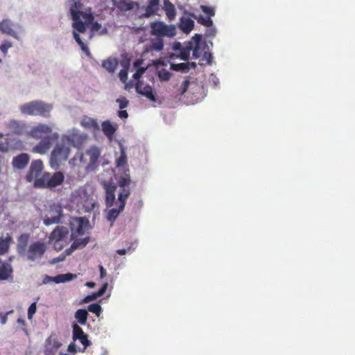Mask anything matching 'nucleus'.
I'll use <instances>...</instances> for the list:
<instances>
[{"mask_svg": "<svg viewBox=\"0 0 355 355\" xmlns=\"http://www.w3.org/2000/svg\"><path fill=\"white\" fill-rule=\"evenodd\" d=\"M91 0H69V8L72 17L73 37L81 49L87 53V46L83 40H91L94 35H105L107 28L98 22H93L94 17L91 13Z\"/></svg>", "mask_w": 355, "mask_h": 355, "instance_id": "nucleus-1", "label": "nucleus"}, {"mask_svg": "<svg viewBox=\"0 0 355 355\" xmlns=\"http://www.w3.org/2000/svg\"><path fill=\"white\" fill-rule=\"evenodd\" d=\"M28 135L34 139H42L33 148V151L40 155L46 154L52 146V141L58 139L60 134L53 132L52 126L46 123H37L31 127Z\"/></svg>", "mask_w": 355, "mask_h": 355, "instance_id": "nucleus-2", "label": "nucleus"}, {"mask_svg": "<svg viewBox=\"0 0 355 355\" xmlns=\"http://www.w3.org/2000/svg\"><path fill=\"white\" fill-rule=\"evenodd\" d=\"M103 187L105 191L106 205L107 207H111L110 209L106 211V218L112 223L117 218L119 214L123 211L125 206L121 208V201L119 200L118 198L116 199V186L105 182Z\"/></svg>", "mask_w": 355, "mask_h": 355, "instance_id": "nucleus-3", "label": "nucleus"}, {"mask_svg": "<svg viewBox=\"0 0 355 355\" xmlns=\"http://www.w3.org/2000/svg\"><path fill=\"white\" fill-rule=\"evenodd\" d=\"M52 150L49 164L51 168L58 170L68 159L71 151L70 145L60 136Z\"/></svg>", "mask_w": 355, "mask_h": 355, "instance_id": "nucleus-4", "label": "nucleus"}, {"mask_svg": "<svg viewBox=\"0 0 355 355\" xmlns=\"http://www.w3.org/2000/svg\"><path fill=\"white\" fill-rule=\"evenodd\" d=\"M53 108L52 103L42 101H33L26 103L19 107L21 112L26 115L50 118Z\"/></svg>", "mask_w": 355, "mask_h": 355, "instance_id": "nucleus-5", "label": "nucleus"}, {"mask_svg": "<svg viewBox=\"0 0 355 355\" xmlns=\"http://www.w3.org/2000/svg\"><path fill=\"white\" fill-rule=\"evenodd\" d=\"M46 250V245L40 242L31 243L27 250H26L24 245H18V252L19 254L27 257V259L31 261L40 260L44 255Z\"/></svg>", "mask_w": 355, "mask_h": 355, "instance_id": "nucleus-6", "label": "nucleus"}, {"mask_svg": "<svg viewBox=\"0 0 355 355\" xmlns=\"http://www.w3.org/2000/svg\"><path fill=\"white\" fill-rule=\"evenodd\" d=\"M101 155V150L96 146H91L85 154L77 153L74 159H79L81 163L87 164V168L94 171L96 168V164Z\"/></svg>", "mask_w": 355, "mask_h": 355, "instance_id": "nucleus-7", "label": "nucleus"}, {"mask_svg": "<svg viewBox=\"0 0 355 355\" xmlns=\"http://www.w3.org/2000/svg\"><path fill=\"white\" fill-rule=\"evenodd\" d=\"M151 34L158 37H172L176 35V26L168 25L163 21L150 23Z\"/></svg>", "mask_w": 355, "mask_h": 355, "instance_id": "nucleus-8", "label": "nucleus"}, {"mask_svg": "<svg viewBox=\"0 0 355 355\" xmlns=\"http://www.w3.org/2000/svg\"><path fill=\"white\" fill-rule=\"evenodd\" d=\"M43 163L40 159L32 162L30 166L26 175V180L28 182H33V185L35 188H42V186H38L37 182L43 178L46 173L43 171Z\"/></svg>", "mask_w": 355, "mask_h": 355, "instance_id": "nucleus-9", "label": "nucleus"}, {"mask_svg": "<svg viewBox=\"0 0 355 355\" xmlns=\"http://www.w3.org/2000/svg\"><path fill=\"white\" fill-rule=\"evenodd\" d=\"M130 175L127 173L121 175L118 180L119 189H116V191L118 193V200L121 201V208L125 205V201L130 194Z\"/></svg>", "mask_w": 355, "mask_h": 355, "instance_id": "nucleus-10", "label": "nucleus"}, {"mask_svg": "<svg viewBox=\"0 0 355 355\" xmlns=\"http://www.w3.org/2000/svg\"><path fill=\"white\" fill-rule=\"evenodd\" d=\"M64 180V175L60 171H57L53 174L45 173L43 178L38 180L37 184L42 186V188H53L62 184Z\"/></svg>", "mask_w": 355, "mask_h": 355, "instance_id": "nucleus-11", "label": "nucleus"}, {"mask_svg": "<svg viewBox=\"0 0 355 355\" xmlns=\"http://www.w3.org/2000/svg\"><path fill=\"white\" fill-rule=\"evenodd\" d=\"M70 146L78 148L86 140L87 135L77 129H71L68 130L65 134L61 136Z\"/></svg>", "mask_w": 355, "mask_h": 355, "instance_id": "nucleus-12", "label": "nucleus"}, {"mask_svg": "<svg viewBox=\"0 0 355 355\" xmlns=\"http://www.w3.org/2000/svg\"><path fill=\"white\" fill-rule=\"evenodd\" d=\"M62 207L59 205H53L51 206V209L44 219V225L48 226L52 224L59 223L62 216Z\"/></svg>", "mask_w": 355, "mask_h": 355, "instance_id": "nucleus-13", "label": "nucleus"}, {"mask_svg": "<svg viewBox=\"0 0 355 355\" xmlns=\"http://www.w3.org/2000/svg\"><path fill=\"white\" fill-rule=\"evenodd\" d=\"M136 92L146 97L152 102L156 101V97L152 86L148 83H145L144 80H138L135 85Z\"/></svg>", "mask_w": 355, "mask_h": 355, "instance_id": "nucleus-14", "label": "nucleus"}, {"mask_svg": "<svg viewBox=\"0 0 355 355\" xmlns=\"http://www.w3.org/2000/svg\"><path fill=\"white\" fill-rule=\"evenodd\" d=\"M88 224V220L84 218H75L70 222L72 231L71 238L73 239L76 236L83 235L84 227Z\"/></svg>", "mask_w": 355, "mask_h": 355, "instance_id": "nucleus-15", "label": "nucleus"}, {"mask_svg": "<svg viewBox=\"0 0 355 355\" xmlns=\"http://www.w3.org/2000/svg\"><path fill=\"white\" fill-rule=\"evenodd\" d=\"M13 22L8 18L3 19L0 21V31L2 33L10 35L15 39L19 40V34L12 28Z\"/></svg>", "mask_w": 355, "mask_h": 355, "instance_id": "nucleus-16", "label": "nucleus"}, {"mask_svg": "<svg viewBox=\"0 0 355 355\" xmlns=\"http://www.w3.org/2000/svg\"><path fill=\"white\" fill-rule=\"evenodd\" d=\"M73 341H76V340H80V342L84 345L83 350L91 344L89 340L87 339V336L76 324L73 325Z\"/></svg>", "mask_w": 355, "mask_h": 355, "instance_id": "nucleus-17", "label": "nucleus"}, {"mask_svg": "<svg viewBox=\"0 0 355 355\" xmlns=\"http://www.w3.org/2000/svg\"><path fill=\"white\" fill-rule=\"evenodd\" d=\"M69 234V230L67 227L58 226L51 234L49 240L51 241L58 242L64 239Z\"/></svg>", "mask_w": 355, "mask_h": 355, "instance_id": "nucleus-18", "label": "nucleus"}, {"mask_svg": "<svg viewBox=\"0 0 355 355\" xmlns=\"http://www.w3.org/2000/svg\"><path fill=\"white\" fill-rule=\"evenodd\" d=\"M30 160V157L26 153H21L12 159V164L14 168L22 169L26 166Z\"/></svg>", "mask_w": 355, "mask_h": 355, "instance_id": "nucleus-19", "label": "nucleus"}, {"mask_svg": "<svg viewBox=\"0 0 355 355\" xmlns=\"http://www.w3.org/2000/svg\"><path fill=\"white\" fill-rule=\"evenodd\" d=\"M12 267L10 263L0 261V280L12 279Z\"/></svg>", "mask_w": 355, "mask_h": 355, "instance_id": "nucleus-20", "label": "nucleus"}, {"mask_svg": "<svg viewBox=\"0 0 355 355\" xmlns=\"http://www.w3.org/2000/svg\"><path fill=\"white\" fill-rule=\"evenodd\" d=\"M73 242L71 247L66 250L65 253L67 255H70L73 251L78 249H82L87 245L89 243V237L83 239H73Z\"/></svg>", "mask_w": 355, "mask_h": 355, "instance_id": "nucleus-21", "label": "nucleus"}, {"mask_svg": "<svg viewBox=\"0 0 355 355\" xmlns=\"http://www.w3.org/2000/svg\"><path fill=\"white\" fill-rule=\"evenodd\" d=\"M117 128L118 125L116 123H111L109 121H105L102 123V130L110 141L112 140L113 135Z\"/></svg>", "mask_w": 355, "mask_h": 355, "instance_id": "nucleus-22", "label": "nucleus"}, {"mask_svg": "<svg viewBox=\"0 0 355 355\" xmlns=\"http://www.w3.org/2000/svg\"><path fill=\"white\" fill-rule=\"evenodd\" d=\"M193 40L195 42V46H192L193 50V57L194 58H198L202 53V46L203 44L201 42L202 35L200 34H196L195 36L193 37Z\"/></svg>", "mask_w": 355, "mask_h": 355, "instance_id": "nucleus-23", "label": "nucleus"}, {"mask_svg": "<svg viewBox=\"0 0 355 355\" xmlns=\"http://www.w3.org/2000/svg\"><path fill=\"white\" fill-rule=\"evenodd\" d=\"M194 27V21L190 18L182 17L179 23V28L184 33H189Z\"/></svg>", "mask_w": 355, "mask_h": 355, "instance_id": "nucleus-24", "label": "nucleus"}, {"mask_svg": "<svg viewBox=\"0 0 355 355\" xmlns=\"http://www.w3.org/2000/svg\"><path fill=\"white\" fill-rule=\"evenodd\" d=\"M159 8V0H149L144 17H149L157 13Z\"/></svg>", "mask_w": 355, "mask_h": 355, "instance_id": "nucleus-25", "label": "nucleus"}, {"mask_svg": "<svg viewBox=\"0 0 355 355\" xmlns=\"http://www.w3.org/2000/svg\"><path fill=\"white\" fill-rule=\"evenodd\" d=\"M80 125L85 128L92 130H96L99 129L98 124L96 120L88 116H84L81 119Z\"/></svg>", "mask_w": 355, "mask_h": 355, "instance_id": "nucleus-26", "label": "nucleus"}, {"mask_svg": "<svg viewBox=\"0 0 355 355\" xmlns=\"http://www.w3.org/2000/svg\"><path fill=\"white\" fill-rule=\"evenodd\" d=\"M118 66V60L114 58H108L102 63V67L108 72L113 73Z\"/></svg>", "mask_w": 355, "mask_h": 355, "instance_id": "nucleus-27", "label": "nucleus"}, {"mask_svg": "<svg viewBox=\"0 0 355 355\" xmlns=\"http://www.w3.org/2000/svg\"><path fill=\"white\" fill-rule=\"evenodd\" d=\"M135 3L132 1H113V5L118 8L121 11H128L134 8Z\"/></svg>", "mask_w": 355, "mask_h": 355, "instance_id": "nucleus-28", "label": "nucleus"}, {"mask_svg": "<svg viewBox=\"0 0 355 355\" xmlns=\"http://www.w3.org/2000/svg\"><path fill=\"white\" fill-rule=\"evenodd\" d=\"M119 148H120V151H121V155L116 159V167H118V168L125 166L127 164V156H126L125 148L123 147V144L120 141L119 142Z\"/></svg>", "mask_w": 355, "mask_h": 355, "instance_id": "nucleus-29", "label": "nucleus"}, {"mask_svg": "<svg viewBox=\"0 0 355 355\" xmlns=\"http://www.w3.org/2000/svg\"><path fill=\"white\" fill-rule=\"evenodd\" d=\"M164 10H165L167 17L172 20L175 19L176 13L175 6L168 1H164Z\"/></svg>", "mask_w": 355, "mask_h": 355, "instance_id": "nucleus-30", "label": "nucleus"}, {"mask_svg": "<svg viewBox=\"0 0 355 355\" xmlns=\"http://www.w3.org/2000/svg\"><path fill=\"white\" fill-rule=\"evenodd\" d=\"M25 124L24 123L16 120H10L8 122V127L17 134H20Z\"/></svg>", "mask_w": 355, "mask_h": 355, "instance_id": "nucleus-31", "label": "nucleus"}, {"mask_svg": "<svg viewBox=\"0 0 355 355\" xmlns=\"http://www.w3.org/2000/svg\"><path fill=\"white\" fill-rule=\"evenodd\" d=\"M74 277L76 275L71 273L62 274L53 277V282L56 284L64 283L71 281Z\"/></svg>", "mask_w": 355, "mask_h": 355, "instance_id": "nucleus-32", "label": "nucleus"}, {"mask_svg": "<svg viewBox=\"0 0 355 355\" xmlns=\"http://www.w3.org/2000/svg\"><path fill=\"white\" fill-rule=\"evenodd\" d=\"M8 140L9 150L12 149L21 150L23 148L24 144L21 140L12 137H8Z\"/></svg>", "mask_w": 355, "mask_h": 355, "instance_id": "nucleus-33", "label": "nucleus"}, {"mask_svg": "<svg viewBox=\"0 0 355 355\" xmlns=\"http://www.w3.org/2000/svg\"><path fill=\"white\" fill-rule=\"evenodd\" d=\"M88 313L85 309H78L75 313V318L77 319L78 322L85 325L87 322Z\"/></svg>", "mask_w": 355, "mask_h": 355, "instance_id": "nucleus-34", "label": "nucleus"}, {"mask_svg": "<svg viewBox=\"0 0 355 355\" xmlns=\"http://www.w3.org/2000/svg\"><path fill=\"white\" fill-rule=\"evenodd\" d=\"M192 49V44L190 43L189 45L184 49H181V44L179 42V58L183 60H187L190 51Z\"/></svg>", "mask_w": 355, "mask_h": 355, "instance_id": "nucleus-35", "label": "nucleus"}, {"mask_svg": "<svg viewBox=\"0 0 355 355\" xmlns=\"http://www.w3.org/2000/svg\"><path fill=\"white\" fill-rule=\"evenodd\" d=\"M10 241V237H6V239L1 238L0 239V254H3L8 251Z\"/></svg>", "mask_w": 355, "mask_h": 355, "instance_id": "nucleus-36", "label": "nucleus"}, {"mask_svg": "<svg viewBox=\"0 0 355 355\" xmlns=\"http://www.w3.org/2000/svg\"><path fill=\"white\" fill-rule=\"evenodd\" d=\"M0 151L6 153L9 151L8 137H4L3 134L0 133Z\"/></svg>", "mask_w": 355, "mask_h": 355, "instance_id": "nucleus-37", "label": "nucleus"}, {"mask_svg": "<svg viewBox=\"0 0 355 355\" xmlns=\"http://www.w3.org/2000/svg\"><path fill=\"white\" fill-rule=\"evenodd\" d=\"M212 58L213 57L211 53L205 51L199 64L201 65L205 64L210 65L211 64Z\"/></svg>", "mask_w": 355, "mask_h": 355, "instance_id": "nucleus-38", "label": "nucleus"}, {"mask_svg": "<svg viewBox=\"0 0 355 355\" xmlns=\"http://www.w3.org/2000/svg\"><path fill=\"white\" fill-rule=\"evenodd\" d=\"M198 23L206 26L211 27L213 25V21L210 17H205L202 15H200L198 18H196Z\"/></svg>", "mask_w": 355, "mask_h": 355, "instance_id": "nucleus-39", "label": "nucleus"}, {"mask_svg": "<svg viewBox=\"0 0 355 355\" xmlns=\"http://www.w3.org/2000/svg\"><path fill=\"white\" fill-rule=\"evenodd\" d=\"M195 62L179 63V71L187 72L189 69H195Z\"/></svg>", "mask_w": 355, "mask_h": 355, "instance_id": "nucleus-40", "label": "nucleus"}, {"mask_svg": "<svg viewBox=\"0 0 355 355\" xmlns=\"http://www.w3.org/2000/svg\"><path fill=\"white\" fill-rule=\"evenodd\" d=\"M164 46L163 40L159 37L155 38L152 42V48L153 49L159 51L162 50Z\"/></svg>", "mask_w": 355, "mask_h": 355, "instance_id": "nucleus-41", "label": "nucleus"}, {"mask_svg": "<svg viewBox=\"0 0 355 355\" xmlns=\"http://www.w3.org/2000/svg\"><path fill=\"white\" fill-rule=\"evenodd\" d=\"M88 311L99 316L102 311V308L98 304L94 303L88 306Z\"/></svg>", "mask_w": 355, "mask_h": 355, "instance_id": "nucleus-42", "label": "nucleus"}, {"mask_svg": "<svg viewBox=\"0 0 355 355\" xmlns=\"http://www.w3.org/2000/svg\"><path fill=\"white\" fill-rule=\"evenodd\" d=\"M200 9L205 14H206L208 16V17L211 18V17H213L215 15V10L212 7L201 5Z\"/></svg>", "mask_w": 355, "mask_h": 355, "instance_id": "nucleus-43", "label": "nucleus"}, {"mask_svg": "<svg viewBox=\"0 0 355 355\" xmlns=\"http://www.w3.org/2000/svg\"><path fill=\"white\" fill-rule=\"evenodd\" d=\"M158 76L161 80L167 81L170 79L171 73L166 69H162L158 71Z\"/></svg>", "mask_w": 355, "mask_h": 355, "instance_id": "nucleus-44", "label": "nucleus"}, {"mask_svg": "<svg viewBox=\"0 0 355 355\" xmlns=\"http://www.w3.org/2000/svg\"><path fill=\"white\" fill-rule=\"evenodd\" d=\"M12 47V43L8 41H6L2 43L0 46V51L6 55L9 49Z\"/></svg>", "mask_w": 355, "mask_h": 355, "instance_id": "nucleus-45", "label": "nucleus"}, {"mask_svg": "<svg viewBox=\"0 0 355 355\" xmlns=\"http://www.w3.org/2000/svg\"><path fill=\"white\" fill-rule=\"evenodd\" d=\"M37 311V304L36 302H33L31 304L28 309V320H31L33 317V315L36 313Z\"/></svg>", "mask_w": 355, "mask_h": 355, "instance_id": "nucleus-46", "label": "nucleus"}, {"mask_svg": "<svg viewBox=\"0 0 355 355\" xmlns=\"http://www.w3.org/2000/svg\"><path fill=\"white\" fill-rule=\"evenodd\" d=\"M119 79L121 82L125 83L128 79V71L126 69H121L119 73Z\"/></svg>", "mask_w": 355, "mask_h": 355, "instance_id": "nucleus-47", "label": "nucleus"}, {"mask_svg": "<svg viewBox=\"0 0 355 355\" xmlns=\"http://www.w3.org/2000/svg\"><path fill=\"white\" fill-rule=\"evenodd\" d=\"M146 68L144 67H140L139 68L137 71L133 74V78L135 80L139 79L146 71Z\"/></svg>", "mask_w": 355, "mask_h": 355, "instance_id": "nucleus-48", "label": "nucleus"}, {"mask_svg": "<svg viewBox=\"0 0 355 355\" xmlns=\"http://www.w3.org/2000/svg\"><path fill=\"white\" fill-rule=\"evenodd\" d=\"M96 298H98V296H97V295H96V293L95 292V293H92V295L86 296L83 299V303H88V302H91L92 300H96Z\"/></svg>", "mask_w": 355, "mask_h": 355, "instance_id": "nucleus-49", "label": "nucleus"}, {"mask_svg": "<svg viewBox=\"0 0 355 355\" xmlns=\"http://www.w3.org/2000/svg\"><path fill=\"white\" fill-rule=\"evenodd\" d=\"M116 103H119V107L121 109L126 107L128 104V101L125 98H118L116 99Z\"/></svg>", "mask_w": 355, "mask_h": 355, "instance_id": "nucleus-50", "label": "nucleus"}, {"mask_svg": "<svg viewBox=\"0 0 355 355\" xmlns=\"http://www.w3.org/2000/svg\"><path fill=\"white\" fill-rule=\"evenodd\" d=\"M209 28L206 30L205 35L207 37H214L216 33V30L215 28H213L212 26L208 27Z\"/></svg>", "mask_w": 355, "mask_h": 355, "instance_id": "nucleus-51", "label": "nucleus"}, {"mask_svg": "<svg viewBox=\"0 0 355 355\" xmlns=\"http://www.w3.org/2000/svg\"><path fill=\"white\" fill-rule=\"evenodd\" d=\"M191 85V82L189 80H185L182 84V94H184L187 89L189 86Z\"/></svg>", "mask_w": 355, "mask_h": 355, "instance_id": "nucleus-52", "label": "nucleus"}, {"mask_svg": "<svg viewBox=\"0 0 355 355\" xmlns=\"http://www.w3.org/2000/svg\"><path fill=\"white\" fill-rule=\"evenodd\" d=\"M65 258H66V254H62L59 257H58L56 258H54L51 261V264H55V263H58L59 262L63 261H64Z\"/></svg>", "mask_w": 355, "mask_h": 355, "instance_id": "nucleus-53", "label": "nucleus"}, {"mask_svg": "<svg viewBox=\"0 0 355 355\" xmlns=\"http://www.w3.org/2000/svg\"><path fill=\"white\" fill-rule=\"evenodd\" d=\"M107 284L105 283L102 286V287L97 292H96L98 297L102 296L105 293V291L107 290Z\"/></svg>", "mask_w": 355, "mask_h": 355, "instance_id": "nucleus-54", "label": "nucleus"}, {"mask_svg": "<svg viewBox=\"0 0 355 355\" xmlns=\"http://www.w3.org/2000/svg\"><path fill=\"white\" fill-rule=\"evenodd\" d=\"M68 351L70 352H73V353H76V345L74 343H71L68 346Z\"/></svg>", "mask_w": 355, "mask_h": 355, "instance_id": "nucleus-55", "label": "nucleus"}, {"mask_svg": "<svg viewBox=\"0 0 355 355\" xmlns=\"http://www.w3.org/2000/svg\"><path fill=\"white\" fill-rule=\"evenodd\" d=\"M119 116L121 119H126L128 116V114L125 110H121L119 112Z\"/></svg>", "mask_w": 355, "mask_h": 355, "instance_id": "nucleus-56", "label": "nucleus"}, {"mask_svg": "<svg viewBox=\"0 0 355 355\" xmlns=\"http://www.w3.org/2000/svg\"><path fill=\"white\" fill-rule=\"evenodd\" d=\"M99 269H100V277L102 279L106 275V272L102 266H99Z\"/></svg>", "mask_w": 355, "mask_h": 355, "instance_id": "nucleus-57", "label": "nucleus"}, {"mask_svg": "<svg viewBox=\"0 0 355 355\" xmlns=\"http://www.w3.org/2000/svg\"><path fill=\"white\" fill-rule=\"evenodd\" d=\"M53 277H50V276H46L43 280V283L44 284H47L49 282H53Z\"/></svg>", "mask_w": 355, "mask_h": 355, "instance_id": "nucleus-58", "label": "nucleus"}, {"mask_svg": "<svg viewBox=\"0 0 355 355\" xmlns=\"http://www.w3.org/2000/svg\"><path fill=\"white\" fill-rule=\"evenodd\" d=\"M0 318H1V324L4 325L6 324L8 318L6 315H2L1 313H0Z\"/></svg>", "mask_w": 355, "mask_h": 355, "instance_id": "nucleus-59", "label": "nucleus"}, {"mask_svg": "<svg viewBox=\"0 0 355 355\" xmlns=\"http://www.w3.org/2000/svg\"><path fill=\"white\" fill-rule=\"evenodd\" d=\"M4 165V158L2 156H0V174L3 169Z\"/></svg>", "mask_w": 355, "mask_h": 355, "instance_id": "nucleus-60", "label": "nucleus"}, {"mask_svg": "<svg viewBox=\"0 0 355 355\" xmlns=\"http://www.w3.org/2000/svg\"><path fill=\"white\" fill-rule=\"evenodd\" d=\"M117 254H120V255H124L127 253V250H125V249H121V250H118L116 251Z\"/></svg>", "mask_w": 355, "mask_h": 355, "instance_id": "nucleus-61", "label": "nucleus"}, {"mask_svg": "<svg viewBox=\"0 0 355 355\" xmlns=\"http://www.w3.org/2000/svg\"><path fill=\"white\" fill-rule=\"evenodd\" d=\"M133 85L131 83H127L125 85V89L126 90H129L132 87Z\"/></svg>", "mask_w": 355, "mask_h": 355, "instance_id": "nucleus-62", "label": "nucleus"}, {"mask_svg": "<svg viewBox=\"0 0 355 355\" xmlns=\"http://www.w3.org/2000/svg\"><path fill=\"white\" fill-rule=\"evenodd\" d=\"M95 283L94 282H87L86 283V286L88 287V288H94L95 286Z\"/></svg>", "mask_w": 355, "mask_h": 355, "instance_id": "nucleus-63", "label": "nucleus"}, {"mask_svg": "<svg viewBox=\"0 0 355 355\" xmlns=\"http://www.w3.org/2000/svg\"><path fill=\"white\" fill-rule=\"evenodd\" d=\"M171 69L174 71H178V64L171 63Z\"/></svg>", "mask_w": 355, "mask_h": 355, "instance_id": "nucleus-64", "label": "nucleus"}]
</instances>
